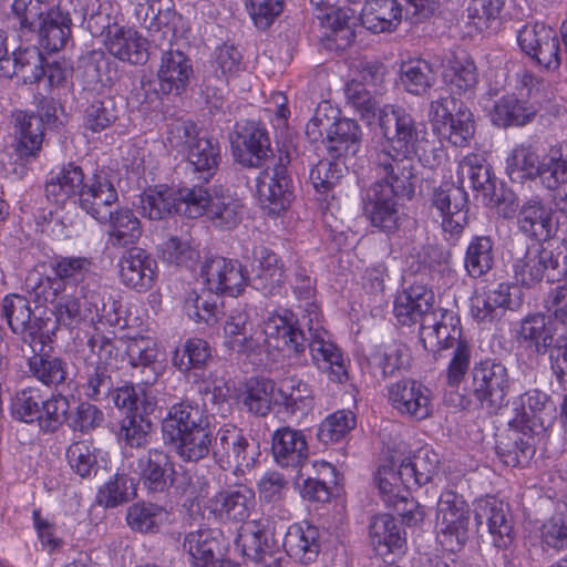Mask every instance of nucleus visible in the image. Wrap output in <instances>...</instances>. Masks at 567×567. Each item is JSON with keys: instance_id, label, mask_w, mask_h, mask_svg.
<instances>
[{"instance_id": "2eb2a0df", "label": "nucleus", "mask_w": 567, "mask_h": 567, "mask_svg": "<svg viewBox=\"0 0 567 567\" xmlns=\"http://www.w3.org/2000/svg\"><path fill=\"white\" fill-rule=\"evenodd\" d=\"M202 277L208 290L216 295L239 296L248 285L241 264L234 259L214 257L202 266Z\"/></svg>"}, {"instance_id": "6e6552de", "label": "nucleus", "mask_w": 567, "mask_h": 567, "mask_svg": "<svg viewBox=\"0 0 567 567\" xmlns=\"http://www.w3.org/2000/svg\"><path fill=\"white\" fill-rule=\"evenodd\" d=\"M386 399L396 414L406 420L423 421L433 413L432 390L412 378L390 383L386 386Z\"/></svg>"}, {"instance_id": "8fccbe9b", "label": "nucleus", "mask_w": 567, "mask_h": 567, "mask_svg": "<svg viewBox=\"0 0 567 567\" xmlns=\"http://www.w3.org/2000/svg\"><path fill=\"white\" fill-rule=\"evenodd\" d=\"M494 243L489 236H474L467 245L464 267L472 278L486 275L494 265Z\"/></svg>"}, {"instance_id": "4d7b16f0", "label": "nucleus", "mask_w": 567, "mask_h": 567, "mask_svg": "<svg viewBox=\"0 0 567 567\" xmlns=\"http://www.w3.org/2000/svg\"><path fill=\"white\" fill-rule=\"evenodd\" d=\"M375 483L388 506H396L399 501L405 499L404 477L400 474V466L386 461L378 467Z\"/></svg>"}, {"instance_id": "864d4df0", "label": "nucleus", "mask_w": 567, "mask_h": 567, "mask_svg": "<svg viewBox=\"0 0 567 567\" xmlns=\"http://www.w3.org/2000/svg\"><path fill=\"white\" fill-rule=\"evenodd\" d=\"M240 400L249 413L265 416L270 412L272 403L278 402L275 383L262 378L251 379L240 394Z\"/></svg>"}, {"instance_id": "f3484780", "label": "nucleus", "mask_w": 567, "mask_h": 567, "mask_svg": "<svg viewBox=\"0 0 567 567\" xmlns=\"http://www.w3.org/2000/svg\"><path fill=\"white\" fill-rule=\"evenodd\" d=\"M120 282L136 292L153 288L157 277V262L146 250L132 247L117 261Z\"/></svg>"}, {"instance_id": "7ed1b4c3", "label": "nucleus", "mask_w": 567, "mask_h": 567, "mask_svg": "<svg viewBox=\"0 0 567 567\" xmlns=\"http://www.w3.org/2000/svg\"><path fill=\"white\" fill-rule=\"evenodd\" d=\"M112 186L106 175L94 174L86 178L80 166L68 164L49 174L44 192L48 200L56 206L62 207L72 200L87 215H99V208L111 199Z\"/></svg>"}, {"instance_id": "423d86ee", "label": "nucleus", "mask_w": 567, "mask_h": 567, "mask_svg": "<svg viewBox=\"0 0 567 567\" xmlns=\"http://www.w3.org/2000/svg\"><path fill=\"white\" fill-rule=\"evenodd\" d=\"M511 380L507 368L492 359L474 363L471 391L488 413H497L507 405Z\"/></svg>"}, {"instance_id": "5701e85b", "label": "nucleus", "mask_w": 567, "mask_h": 567, "mask_svg": "<svg viewBox=\"0 0 567 567\" xmlns=\"http://www.w3.org/2000/svg\"><path fill=\"white\" fill-rule=\"evenodd\" d=\"M183 548L190 557V567H240L223 557L220 542L212 529L186 534Z\"/></svg>"}, {"instance_id": "a878e982", "label": "nucleus", "mask_w": 567, "mask_h": 567, "mask_svg": "<svg viewBox=\"0 0 567 567\" xmlns=\"http://www.w3.org/2000/svg\"><path fill=\"white\" fill-rule=\"evenodd\" d=\"M554 210L540 197L533 196L523 202L517 213V228L526 237L536 240L549 239L554 229Z\"/></svg>"}, {"instance_id": "680f3d73", "label": "nucleus", "mask_w": 567, "mask_h": 567, "mask_svg": "<svg viewBox=\"0 0 567 567\" xmlns=\"http://www.w3.org/2000/svg\"><path fill=\"white\" fill-rule=\"evenodd\" d=\"M135 496L136 485L134 480L126 474L116 473L100 487L96 502L106 508H113Z\"/></svg>"}, {"instance_id": "aec40b11", "label": "nucleus", "mask_w": 567, "mask_h": 567, "mask_svg": "<svg viewBox=\"0 0 567 567\" xmlns=\"http://www.w3.org/2000/svg\"><path fill=\"white\" fill-rule=\"evenodd\" d=\"M233 154L246 167H259L271 152L267 130L260 123L246 122L231 142Z\"/></svg>"}, {"instance_id": "a18cd8bd", "label": "nucleus", "mask_w": 567, "mask_h": 567, "mask_svg": "<svg viewBox=\"0 0 567 567\" xmlns=\"http://www.w3.org/2000/svg\"><path fill=\"white\" fill-rule=\"evenodd\" d=\"M17 153L21 158L34 156L43 142L44 125L39 115L19 111L14 115Z\"/></svg>"}, {"instance_id": "58836bf2", "label": "nucleus", "mask_w": 567, "mask_h": 567, "mask_svg": "<svg viewBox=\"0 0 567 567\" xmlns=\"http://www.w3.org/2000/svg\"><path fill=\"white\" fill-rule=\"evenodd\" d=\"M537 114V107L527 100L515 94L499 97L491 111V121L499 127L524 126L530 123Z\"/></svg>"}, {"instance_id": "49530a36", "label": "nucleus", "mask_w": 567, "mask_h": 567, "mask_svg": "<svg viewBox=\"0 0 567 567\" xmlns=\"http://www.w3.org/2000/svg\"><path fill=\"white\" fill-rule=\"evenodd\" d=\"M166 455L157 450L148 451L130 463V468L140 475L143 484L151 492H162L166 487L165 466Z\"/></svg>"}, {"instance_id": "69168bd1", "label": "nucleus", "mask_w": 567, "mask_h": 567, "mask_svg": "<svg viewBox=\"0 0 567 567\" xmlns=\"http://www.w3.org/2000/svg\"><path fill=\"white\" fill-rule=\"evenodd\" d=\"M312 468L318 477H307L301 486V496L309 501L327 502L330 498L329 483L334 480V467L324 461H316Z\"/></svg>"}, {"instance_id": "de8ad7c7", "label": "nucleus", "mask_w": 567, "mask_h": 567, "mask_svg": "<svg viewBox=\"0 0 567 567\" xmlns=\"http://www.w3.org/2000/svg\"><path fill=\"white\" fill-rule=\"evenodd\" d=\"M100 449L94 445L92 440L83 439L74 441L68 446L65 457L74 474L81 478H93L100 470Z\"/></svg>"}, {"instance_id": "39448f33", "label": "nucleus", "mask_w": 567, "mask_h": 567, "mask_svg": "<svg viewBox=\"0 0 567 567\" xmlns=\"http://www.w3.org/2000/svg\"><path fill=\"white\" fill-rule=\"evenodd\" d=\"M259 455V446L249 435L235 424L218 427L213 444V458L223 470L235 474L244 473L254 466Z\"/></svg>"}, {"instance_id": "6ab92c4d", "label": "nucleus", "mask_w": 567, "mask_h": 567, "mask_svg": "<svg viewBox=\"0 0 567 567\" xmlns=\"http://www.w3.org/2000/svg\"><path fill=\"white\" fill-rule=\"evenodd\" d=\"M305 348L308 346L313 364L326 373L330 381L346 383L349 380L347 360L342 351L330 340L327 330H316L313 338L303 334Z\"/></svg>"}, {"instance_id": "0e129e2a", "label": "nucleus", "mask_w": 567, "mask_h": 567, "mask_svg": "<svg viewBox=\"0 0 567 567\" xmlns=\"http://www.w3.org/2000/svg\"><path fill=\"white\" fill-rule=\"evenodd\" d=\"M243 213L244 204L239 198L223 195L213 199L206 216L216 227L231 229L241 221Z\"/></svg>"}, {"instance_id": "5fc2aeb1", "label": "nucleus", "mask_w": 567, "mask_h": 567, "mask_svg": "<svg viewBox=\"0 0 567 567\" xmlns=\"http://www.w3.org/2000/svg\"><path fill=\"white\" fill-rule=\"evenodd\" d=\"M519 338L529 342L534 347L535 352L544 354L550 352L555 347L556 338L548 319L544 315H533L526 317L520 322Z\"/></svg>"}, {"instance_id": "e433bc0d", "label": "nucleus", "mask_w": 567, "mask_h": 567, "mask_svg": "<svg viewBox=\"0 0 567 567\" xmlns=\"http://www.w3.org/2000/svg\"><path fill=\"white\" fill-rule=\"evenodd\" d=\"M403 17L400 0H367L362 9L361 24L373 33L391 32Z\"/></svg>"}, {"instance_id": "37998d69", "label": "nucleus", "mask_w": 567, "mask_h": 567, "mask_svg": "<svg viewBox=\"0 0 567 567\" xmlns=\"http://www.w3.org/2000/svg\"><path fill=\"white\" fill-rule=\"evenodd\" d=\"M187 164L197 174V179L208 183L215 175L219 163V147L210 138L198 137L186 150Z\"/></svg>"}, {"instance_id": "72a5a7b5", "label": "nucleus", "mask_w": 567, "mask_h": 567, "mask_svg": "<svg viewBox=\"0 0 567 567\" xmlns=\"http://www.w3.org/2000/svg\"><path fill=\"white\" fill-rule=\"evenodd\" d=\"M105 48L111 55L131 64H143L147 61V42L132 28H116L110 31Z\"/></svg>"}, {"instance_id": "a19ab883", "label": "nucleus", "mask_w": 567, "mask_h": 567, "mask_svg": "<svg viewBox=\"0 0 567 567\" xmlns=\"http://www.w3.org/2000/svg\"><path fill=\"white\" fill-rule=\"evenodd\" d=\"M258 492L260 501L269 505L264 517L284 524L290 519V512L281 504L288 492V483L279 472H266L258 482Z\"/></svg>"}, {"instance_id": "7c9ffc66", "label": "nucleus", "mask_w": 567, "mask_h": 567, "mask_svg": "<svg viewBox=\"0 0 567 567\" xmlns=\"http://www.w3.org/2000/svg\"><path fill=\"white\" fill-rule=\"evenodd\" d=\"M496 453L507 466H525L536 453V436L523 429L509 426L507 434L497 441Z\"/></svg>"}, {"instance_id": "2f4dec72", "label": "nucleus", "mask_w": 567, "mask_h": 567, "mask_svg": "<svg viewBox=\"0 0 567 567\" xmlns=\"http://www.w3.org/2000/svg\"><path fill=\"white\" fill-rule=\"evenodd\" d=\"M439 464V455L429 446H422L406 456L399 465L405 488H419L432 482L437 474Z\"/></svg>"}, {"instance_id": "9b49d317", "label": "nucleus", "mask_w": 567, "mask_h": 567, "mask_svg": "<svg viewBox=\"0 0 567 567\" xmlns=\"http://www.w3.org/2000/svg\"><path fill=\"white\" fill-rule=\"evenodd\" d=\"M431 207L442 218V228L451 237L457 238L467 223V194L453 182L445 181L434 186L431 193Z\"/></svg>"}, {"instance_id": "f704fd0d", "label": "nucleus", "mask_w": 567, "mask_h": 567, "mask_svg": "<svg viewBox=\"0 0 567 567\" xmlns=\"http://www.w3.org/2000/svg\"><path fill=\"white\" fill-rule=\"evenodd\" d=\"M443 79L452 93H465L477 84L478 74L473 59L465 52H449L442 62Z\"/></svg>"}, {"instance_id": "4c0bfd02", "label": "nucleus", "mask_w": 567, "mask_h": 567, "mask_svg": "<svg viewBox=\"0 0 567 567\" xmlns=\"http://www.w3.org/2000/svg\"><path fill=\"white\" fill-rule=\"evenodd\" d=\"M282 547L288 556L302 563L312 561L320 549L319 530L315 526L292 524L285 527Z\"/></svg>"}, {"instance_id": "c756f323", "label": "nucleus", "mask_w": 567, "mask_h": 567, "mask_svg": "<svg viewBox=\"0 0 567 567\" xmlns=\"http://www.w3.org/2000/svg\"><path fill=\"white\" fill-rule=\"evenodd\" d=\"M256 505L255 492L246 486L217 493L208 507L220 518L234 522L246 520Z\"/></svg>"}, {"instance_id": "0eeeda50", "label": "nucleus", "mask_w": 567, "mask_h": 567, "mask_svg": "<svg viewBox=\"0 0 567 567\" xmlns=\"http://www.w3.org/2000/svg\"><path fill=\"white\" fill-rule=\"evenodd\" d=\"M470 508L462 496L443 492L437 502V539L446 551L460 550L468 538Z\"/></svg>"}, {"instance_id": "f8f14e48", "label": "nucleus", "mask_w": 567, "mask_h": 567, "mask_svg": "<svg viewBox=\"0 0 567 567\" xmlns=\"http://www.w3.org/2000/svg\"><path fill=\"white\" fill-rule=\"evenodd\" d=\"M420 341L426 351L433 353L454 349L461 342H468L463 337L460 318L453 311L443 308L425 316L420 328Z\"/></svg>"}, {"instance_id": "cd10ccee", "label": "nucleus", "mask_w": 567, "mask_h": 567, "mask_svg": "<svg viewBox=\"0 0 567 567\" xmlns=\"http://www.w3.org/2000/svg\"><path fill=\"white\" fill-rule=\"evenodd\" d=\"M434 293L424 286H412L399 293L394 300V316L400 323L410 326L420 322L422 328L426 315H432Z\"/></svg>"}, {"instance_id": "79ce46f5", "label": "nucleus", "mask_w": 567, "mask_h": 567, "mask_svg": "<svg viewBox=\"0 0 567 567\" xmlns=\"http://www.w3.org/2000/svg\"><path fill=\"white\" fill-rule=\"evenodd\" d=\"M173 445L175 453L185 462H199L213 454L214 439L209 425L185 432L173 439L165 440Z\"/></svg>"}, {"instance_id": "13d9d810", "label": "nucleus", "mask_w": 567, "mask_h": 567, "mask_svg": "<svg viewBox=\"0 0 567 567\" xmlns=\"http://www.w3.org/2000/svg\"><path fill=\"white\" fill-rule=\"evenodd\" d=\"M184 311L196 322L213 324L219 312V296L207 287L200 292L190 291L185 299Z\"/></svg>"}, {"instance_id": "bf43d9fd", "label": "nucleus", "mask_w": 567, "mask_h": 567, "mask_svg": "<svg viewBox=\"0 0 567 567\" xmlns=\"http://www.w3.org/2000/svg\"><path fill=\"white\" fill-rule=\"evenodd\" d=\"M484 162V158L478 154L464 156L457 166V177L461 183L468 178L473 189L481 190L484 197H488L491 190L494 189V182L489 168Z\"/></svg>"}, {"instance_id": "f03ea898", "label": "nucleus", "mask_w": 567, "mask_h": 567, "mask_svg": "<svg viewBox=\"0 0 567 567\" xmlns=\"http://www.w3.org/2000/svg\"><path fill=\"white\" fill-rule=\"evenodd\" d=\"M224 346L239 354L259 353L267 346L280 351L300 354L305 351L303 331L296 316L288 311L270 313L262 331L254 328L249 310L234 309L224 324Z\"/></svg>"}, {"instance_id": "e2e57ef3", "label": "nucleus", "mask_w": 567, "mask_h": 567, "mask_svg": "<svg viewBox=\"0 0 567 567\" xmlns=\"http://www.w3.org/2000/svg\"><path fill=\"white\" fill-rule=\"evenodd\" d=\"M152 423L141 413L126 414L120 422L117 440L124 446L145 447L151 437Z\"/></svg>"}, {"instance_id": "774afa93", "label": "nucleus", "mask_w": 567, "mask_h": 567, "mask_svg": "<svg viewBox=\"0 0 567 567\" xmlns=\"http://www.w3.org/2000/svg\"><path fill=\"white\" fill-rule=\"evenodd\" d=\"M213 197L202 186L183 187L176 192L177 213L189 218L207 215Z\"/></svg>"}, {"instance_id": "6e6d98bb", "label": "nucleus", "mask_w": 567, "mask_h": 567, "mask_svg": "<svg viewBox=\"0 0 567 567\" xmlns=\"http://www.w3.org/2000/svg\"><path fill=\"white\" fill-rule=\"evenodd\" d=\"M278 402L291 413L308 412L313 406V391L311 386L297 378L282 380L277 390Z\"/></svg>"}, {"instance_id": "9d476101", "label": "nucleus", "mask_w": 567, "mask_h": 567, "mask_svg": "<svg viewBox=\"0 0 567 567\" xmlns=\"http://www.w3.org/2000/svg\"><path fill=\"white\" fill-rule=\"evenodd\" d=\"M513 416L509 426L523 429L533 435L543 433L555 419V406L549 396L539 390H529L512 403Z\"/></svg>"}, {"instance_id": "412c9836", "label": "nucleus", "mask_w": 567, "mask_h": 567, "mask_svg": "<svg viewBox=\"0 0 567 567\" xmlns=\"http://www.w3.org/2000/svg\"><path fill=\"white\" fill-rule=\"evenodd\" d=\"M476 524L486 523L497 548H506L513 542V525L508 506L493 496L477 499L474 504Z\"/></svg>"}, {"instance_id": "4468645a", "label": "nucleus", "mask_w": 567, "mask_h": 567, "mask_svg": "<svg viewBox=\"0 0 567 567\" xmlns=\"http://www.w3.org/2000/svg\"><path fill=\"white\" fill-rule=\"evenodd\" d=\"M284 530L285 524L270 517L250 520L239 528L236 548L252 561L266 558L265 553L277 546Z\"/></svg>"}, {"instance_id": "ddd939ff", "label": "nucleus", "mask_w": 567, "mask_h": 567, "mask_svg": "<svg viewBox=\"0 0 567 567\" xmlns=\"http://www.w3.org/2000/svg\"><path fill=\"white\" fill-rule=\"evenodd\" d=\"M517 43L523 52L545 69L560 65V44L550 27L536 22L525 24L517 31Z\"/></svg>"}, {"instance_id": "b1692460", "label": "nucleus", "mask_w": 567, "mask_h": 567, "mask_svg": "<svg viewBox=\"0 0 567 567\" xmlns=\"http://www.w3.org/2000/svg\"><path fill=\"white\" fill-rule=\"evenodd\" d=\"M2 316L6 318L10 329L21 334L24 342L39 343L40 350L44 342L41 333V322L32 318L29 301L19 295H10L2 300Z\"/></svg>"}, {"instance_id": "ea45409f", "label": "nucleus", "mask_w": 567, "mask_h": 567, "mask_svg": "<svg viewBox=\"0 0 567 567\" xmlns=\"http://www.w3.org/2000/svg\"><path fill=\"white\" fill-rule=\"evenodd\" d=\"M558 266V259L554 257L551 250L534 248L527 249L524 257L514 262L513 268L518 282L532 286L543 279L546 270H555Z\"/></svg>"}, {"instance_id": "1a4fd4ad", "label": "nucleus", "mask_w": 567, "mask_h": 567, "mask_svg": "<svg viewBox=\"0 0 567 567\" xmlns=\"http://www.w3.org/2000/svg\"><path fill=\"white\" fill-rule=\"evenodd\" d=\"M111 199L103 203L99 215L91 213V217L97 223L107 225L106 236L107 244L114 248H125L136 245L142 236V225L135 214L125 207L112 209L117 202L118 195L114 185L110 188Z\"/></svg>"}, {"instance_id": "473e14b6", "label": "nucleus", "mask_w": 567, "mask_h": 567, "mask_svg": "<svg viewBox=\"0 0 567 567\" xmlns=\"http://www.w3.org/2000/svg\"><path fill=\"white\" fill-rule=\"evenodd\" d=\"M361 138L362 131L355 121L330 118L328 134L322 140V144L331 157L340 158L357 154L361 146Z\"/></svg>"}, {"instance_id": "20e7f679", "label": "nucleus", "mask_w": 567, "mask_h": 567, "mask_svg": "<svg viewBox=\"0 0 567 567\" xmlns=\"http://www.w3.org/2000/svg\"><path fill=\"white\" fill-rule=\"evenodd\" d=\"M505 169L512 182L539 177L546 188L554 189L567 177V142L553 146L542 162L530 144H518L507 155Z\"/></svg>"}, {"instance_id": "c03bdc74", "label": "nucleus", "mask_w": 567, "mask_h": 567, "mask_svg": "<svg viewBox=\"0 0 567 567\" xmlns=\"http://www.w3.org/2000/svg\"><path fill=\"white\" fill-rule=\"evenodd\" d=\"M71 34L69 12L51 8L40 21L39 37L41 45L48 51L61 50Z\"/></svg>"}, {"instance_id": "052dcab7", "label": "nucleus", "mask_w": 567, "mask_h": 567, "mask_svg": "<svg viewBox=\"0 0 567 567\" xmlns=\"http://www.w3.org/2000/svg\"><path fill=\"white\" fill-rule=\"evenodd\" d=\"M400 83L410 94L422 95L435 83V73L426 61H411L402 64Z\"/></svg>"}, {"instance_id": "603ef678", "label": "nucleus", "mask_w": 567, "mask_h": 567, "mask_svg": "<svg viewBox=\"0 0 567 567\" xmlns=\"http://www.w3.org/2000/svg\"><path fill=\"white\" fill-rule=\"evenodd\" d=\"M254 254L258 262L254 282L257 289L265 293H272L284 282L282 265L277 255L266 247L256 249Z\"/></svg>"}, {"instance_id": "4be33fe9", "label": "nucleus", "mask_w": 567, "mask_h": 567, "mask_svg": "<svg viewBox=\"0 0 567 567\" xmlns=\"http://www.w3.org/2000/svg\"><path fill=\"white\" fill-rule=\"evenodd\" d=\"M511 301L509 284L489 282L476 288L471 298V315L480 323H491L503 316Z\"/></svg>"}, {"instance_id": "393cba45", "label": "nucleus", "mask_w": 567, "mask_h": 567, "mask_svg": "<svg viewBox=\"0 0 567 567\" xmlns=\"http://www.w3.org/2000/svg\"><path fill=\"white\" fill-rule=\"evenodd\" d=\"M272 455L280 467L301 468L309 458V446L302 430L284 426L272 434Z\"/></svg>"}, {"instance_id": "338daca9", "label": "nucleus", "mask_w": 567, "mask_h": 567, "mask_svg": "<svg viewBox=\"0 0 567 567\" xmlns=\"http://www.w3.org/2000/svg\"><path fill=\"white\" fill-rule=\"evenodd\" d=\"M141 212L150 219H162L172 212L177 213L176 193L172 189H150L141 196Z\"/></svg>"}, {"instance_id": "c9c22d12", "label": "nucleus", "mask_w": 567, "mask_h": 567, "mask_svg": "<svg viewBox=\"0 0 567 567\" xmlns=\"http://www.w3.org/2000/svg\"><path fill=\"white\" fill-rule=\"evenodd\" d=\"M209 425L206 411L193 402H179L171 406L162 422L164 441L185 432Z\"/></svg>"}, {"instance_id": "3c124183", "label": "nucleus", "mask_w": 567, "mask_h": 567, "mask_svg": "<svg viewBox=\"0 0 567 567\" xmlns=\"http://www.w3.org/2000/svg\"><path fill=\"white\" fill-rule=\"evenodd\" d=\"M35 344H30L33 352H35ZM28 368L34 379L48 386L63 383L68 374L66 363L62 359L47 353H33L28 359Z\"/></svg>"}, {"instance_id": "c85d7f7f", "label": "nucleus", "mask_w": 567, "mask_h": 567, "mask_svg": "<svg viewBox=\"0 0 567 567\" xmlns=\"http://www.w3.org/2000/svg\"><path fill=\"white\" fill-rule=\"evenodd\" d=\"M193 75V65L181 50L169 49L162 54L157 76L164 94H181Z\"/></svg>"}, {"instance_id": "a211bd4d", "label": "nucleus", "mask_w": 567, "mask_h": 567, "mask_svg": "<svg viewBox=\"0 0 567 567\" xmlns=\"http://www.w3.org/2000/svg\"><path fill=\"white\" fill-rule=\"evenodd\" d=\"M92 265V260L84 256H56L50 262L51 275L37 289H49L50 296L66 292L89 277Z\"/></svg>"}, {"instance_id": "bb28decb", "label": "nucleus", "mask_w": 567, "mask_h": 567, "mask_svg": "<svg viewBox=\"0 0 567 567\" xmlns=\"http://www.w3.org/2000/svg\"><path fill=\"white\" fill-rule=\"evenodd\" d=\"M369 538L374 551L381 557L403 554L406 544L405 534L400 524L389 514L372 517Z\"/></svg>"}, {"instance_id": "09e8293b", "label": "nucleus", "mask_w": 567, "mask_h": 567, "mask_svg": "<svg viewBox=\"0 0 567 567\" xmlns=\"http://www.w3.org/2000/svg\"><path fill=\"white\" fill-rule=\"evenodd\" d=\"M35 295L53 306L52 312L60 324L74 328L86 317L81 299L75 295L62 292L50 296L49 289H37Z\"/></svg>"}, {"instance_id": "dca6fc26", "label": "nucleus", "mask_w": 567, "mask_h": 567, "mask_svg": "<svg viewBox=\"0 0 567 567\" xmlns=\"http://www.w3.org/2000/svg\"><path fill=\"white\" fill-rule=\"evenodd\" d=\"M290 177L281 162L268 166L256 178V192L261 207L270 215H279L290 204Z\"/></svg>"}, {"instance_id": "f257e3e1", "label": "nucleus", "mask_w": 567, "mask_h": 567, "mask_svg": "<svg viewBox=\"0 0 567 567\" xmlns=\"http://www.w3.org/2000/svg\"><path fill=\"white\" fill-rule=\"evenodd\" d=\"M379 126L382 137L373 165L382 178L369 188L364 209L373 226L393 233L400 220L398 196L411 198L415 192L414 156L424 132L410 112L392 105L379 111Z\"/></svg>"}]
</instances>
